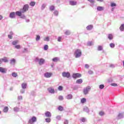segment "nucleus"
Segmentation results:
<instances>
[{"instance_id":"obj_1","label":"nucleus","mask_w":124,"mask_h":124,"mask_svg":"<svg viewBox=\"0 0 124 124\" xmlns=\"http://www.w3.org/2000/svg\"><path fill=\"white\" fill-rule=\"evenodd\" d=\"M75 58L78 59V58H80L82 56V51L80 49H76L74 53Z\"/></svg>"},{"instance_id":"obj_57","label":"nucleus","mask_w":124,"mask_h":124,"mask_svg":"<svg viewBox=\"0 0 124 124\" xmlns=\"http://www.w3.org/2000/svg\"><path fill=\"white\" fill-rule=\"evenodd\" d=\"M59 91H62V86H60L58 87Z\"/></svg>"},{"instance_id":"obj_64","label":"nucleus","mask_w":124,"mask_h":124,"mask_svg":"<svg viewBox=\"0 0 124 124\" xmlns=\"http://www.w3.org/2000/svg\"><path fill=\"white\" fill-rule=\"evenodd\" d=\"M88 73H89V74H93V71L90 70L88 71Z\"/></svg>"},{"instance_id":"obj_51","label":"nucleus","mask_w":124,"mask_h":124,"mask_svg":"<svg viewBox=\"0 0 124 124\" xmlns=\"http://www.w3.org/2000/svg\"><path fill=\"white\" fill-rule=\"evenodd\" d=\"M46 7V4H43L41 7L42 10H43Z\"/></svg>"},{"instance_id":"obj_10","label":"nucleus","mask_w":124,"mask_h":124,"mask_svg":"<svg viewBox=\"0 0 124 124\" xmlns=\"http://www.w3.org/2000/svg\"><path fill=\"white\" fill-rule=\"evenodd\" d=\"M9 17L11 19H14L16 17V14L14 12H11L9 15Z\"/></svg>"},{"instance_id":"obj_52","label":"nucleus","mask_w":124,"mask_h":124,"mask_svg":"<svg viewBox=\"0 0 124 124\" xmlns=\"http://www.w3.org/2000/svg\"><path fill=\"white\" fill-rule=\"evenodd\" d=\"M99 115L100 116H104V112H103V111H100L99 113Z\"/></svg>"},{"instance_id":"obj_29","label":"nucleus","mask_w":124,"mask_h":124,"mask_svg":"<svg viewBox=\"0 0 124 124\" xmlns=\"http://www.w3.org/2000/svg\"><path fill=\"white\" fill-rule=\"evenodd\" d=\"M120 30L121 31H124V24H122L121 26L120 27Z\"/></svg>"},{"instance_id":"obj_56","label":"nucleus","mask_w":124,"mask_h":124,"mask_svg":"<svg viewBox=\"0 0 124 124\" xmlns=\"http://www.w3.org/2000/svg\"><path fill=\"white\" fill-rule=\"evenodd\" d=\"M20 18H21L22 19H25V18H26V16H25V15H22L20 16Z\"/></svg>"},{"instance_id":"obj_40","label":"nucleus","mask_w":124,"mask_h":124,"mask_svg":"<svg viewBox=\"0 0 124 124\" xmlns=\"http://www.w3.org/2000/svg\"><path fill=\"white\" fill-rule=\"evenodd\" d=\"M58 109L59 111H63V107H62V106H60Z\"/></svg>"},{"instance_id":"obj_16","label":"nucleus","mask_w":124,"mask_h":124,"mask_svg":"<svg viewBox=\"0 0 124 124\" xmlns=\"http://www.w3.org/2000/svg\"><path fill=\"white\" fill-rule=\"evenodd\" d=\"M123 118H124V114L123 113H119L117 117L118 120L123 119Z\"/></svg>"},{"instance_id":"obj_39","label":"nucleus","mask_w":124,"mask_h":124,"mask_svg":"<svg viewBox=\"0 0 124 124\" xmlns=\"http://www.w3.org/2000/svg\"><path fill=\"white\" fill-rule=\"evenodd\" d=\"M56 120H57L58 121H61V119H62V116L61 115H57L56 117Z\"/></svg>"},{"instance_id":"obj_30","label":"nucleus","mask_w":124,"mask_h":124,"mask_svg":"<svg viewBox=\"0 0 124 124\" xmlns=\"http://www.w3.org/2000/svg\"><path fill=\"white\" fill-rule=\"evenodd\" d=\"M49 10L50 11H54L55 10V6L54 5L49 6Z\"/></svg>"},{"instance_id":"obj_25","label":"nucleus","mask_w":124,"mask_h":124,"mask_svg":"<svg viewBox=\"0 0 124 124\" xmlns=\"http://www.w3.org/2000/svg\"><path fill=\"white\" fill-rule=\"evenodd\" d=\"M19 43V41L18 40H15L12 42V45H14V46H16V45H17Z\"/></svg>"},{"instance_id":"obj_7","label":"nucleus","mask_w":124,"mask_h":124,"mask_svg":"<svg viewBox=\"0 0 124 124\" xmlns=\"http://www.w3.org/2000/svg\"><path fill=\"white\" fill-rule=\"evenodd\" d=\"M81 76L82 75L80 73H75L72 75V78L74 79H77V78H80Z\"/></svg>"},{"instance_id":"obj_60","label":"nucleus","mask_w":124,"mask_h":124,"mask_svg":"<svg viewBox=\"0 0 124 124\" xmlns=\"http://www.w3.org/2000/svg\"><path fill=\"white\" fill-rule=\"evenodd\" d=\"M8 38H9L10 39H12V38L13 37L12 35H10L9 34L8 35Z\"/></svg>"},{"instance_id":"obj_47","label":"nucleus","mask_w":124,"mask_h":124,"mask_svg":"<svg viewBox=\"0 0 124 124\" xmlns=\"http://www.w3.org/2000/svg\"><path fill=\"white\" fill-rule=\"evenodd\" d=\"M62 37H58L57 39V41H58V42H62Z\"/></svg>"},{"instance_id":"obj_34","label":"nucleus","mask_w":124,"mask_h":124,"mask_svg":"<svg viewBox=\"0 0 124 124\" xmlns=\"http://www.w3.org/2000/svg\"><path fill=\"white\" fill-rule=\"evenodd\" d=\"M71 34V32H70V31L69 30H67L65 32V34H66V35H70V34Z\"/></svg>"},{"instance_id":"obj_42","label":"nucleus","mask_w":124,"mask_h":124,"mask_svg":"<svg viewBox=\"0 0 124 124\" xmlns=\"http://www.w3.org/2000/svg\"><path fill=\"white\" fill-rule=\"evenodd\" d=\"M86 100H87L85 98H82L81 99V103H82V104L85 103V102H86Z\"/></svg>"},{"instance_id":"obj_38","label":"nucleus","mask_w":124,"mask_h":124,"mask_svg":"<svg viewBox=\"0 0 124 124\" xmlns=\"http://www.w3.org/2000/svg\"><path fill=\"white\" fill-rule=\"evenodd\" d=\"M30 52V50H29L28 48H24V50L23 51V53H29Z\"/></svg>"},{"instance_id":"obj_62","label":"nucleus","mask_w":124,"mask_h":124,"mask_svg":"<svg viewBox=\"0 0 124 124\" xmlns=\"http://www.w3.org/2000/svg\"><path fill=\"white\" fill-rule=\"evenodd\" d=\"M111 86H113V87H117L118 86V84H117L116 83H112L111 84Z\"/></svg>"},{"instance_id":"obj_28","label":"nucleus","mask_w":124,"mask_h":124,"mask_svg":"<svg viewBox=\"0 0 124 124\" xmlns=\"http://www.w3.org/2000/svg\"><path fill=\"white\" fill-rule=\"evenodd\" d=\"M2 61L3 62H8V60L6 57L2 58Z\"/></svg>"},{"instance_id":"obj_45","label":"nucleus","mask_w":124,"mask_h":124,"mask_svg":"<svg viewBox=\"0 0 124 124\" xmlns=\"http://www.w3.org/2000/svg\"><path fill=\"white\" fill-rule=\"evenodd\" d=\"M110 6L111 7H114L115 6H117V4L115 3L111 2L110 3Z\"/></svg>"},{"instance_id":"obj_20","label":"nucleus","mask_w":124,"mask_h":124,"mask_svg":"<svg viewBox=\"0 0 124 124\" xmlns=\"http://www.w3.org/2000/svg\"><path fill=\"white\" fill-rule=\"evenodd\" d=\"M83 111H84V112H86V113H89L90 109H89V108L87 107H84L83 108Z\"/></svg>"},{"instance_id":"obj_5","label":"nucleus","mask_w":124,"mask_h":124,"mask_svg":"<svg viewBox=\"0 0 124 124\" xmlns=\"http://www.w3.org/2000/svg\"><path fill=\"white\" fill-rule=\"evenodd\" d=\"M62 76L64 78H69L70 77V73L69 72H63L62 73Z\"/></svg>"},{"instance_id":"obj_27","label":"nucleus","mask_w":124,"mask_h":124,"mask_svg":"<svg viewBox=\"0 0 124 124\" xmlns=\"http://www.w3.org/2000/svg\"><path fill=\"white\" fill-rule=\"evenodd\" d=\"M53 14H54V16H59V11L55 10L53 12Z\"/></svg>"},{"instance_id":"obj_24","label":"nucleus","mask_w":124,"mask_h":124,"mask_svg":"<svg viewBox=\"0 0 124 124\" xmlns=\"http://www.w3.org/2000/svg\"><path fill=\"white\" fill-rule=\"evenodd\" d=\"M8 110H9L8 107H5L3 109V111L4 113H7L8 112Z\"/></svg>"},{"instance_id":"obj_26","label":"nucleus","mask_w":124,"mask_h":124,"mask_svg":"<svg viewBox=\"0 0 124 124\" xmlns=\"http://www.w3.org/2000/svg\"><path fill=\"white\" fill-rule=\"evenodd\" d=\"M77 84H82L83 83V79H78L76 81Z\"/></svg>"},{"instance_id":"obj_3","label":"nucleus","mask_w":124,"mask_h":124,"mask_svg":"<svg viewBox=\"0 0 124 124\" xmlns=\"http://www.w3.org/2000/svg\"><path fill=\"white\" fill-rule=\"evenodd\" d=\"M29 8H30V6H29V4H25L23 6V8L20 9V10H21V11H22L23 13H26V12H27V11L29 10Z\"/></svg>"},{"instance_id":"obj_12","label":"nucleus","mask_w":124,"mask_h":124,"mask_svg":"<svg viewBox=\"0 0 124 124\" xmlns=\"http://www.w3.org/2000/svg\"><path fill=\"white\" fill-rule=\"evenodd\" d=\"M45 115L46 118H51L52 117V113L50 111H46Z\"/></svg>"},{"instance_id":"obj_48","label":"nucleus","mask_w":124,"mask_h":124,"mask_svg":"<svg viewBox=\"0 0 124 124\" xmlns=\"http://www.w3.org/2000/svg\"><path fill=\"white\" fill-rule=\"evenodd\" d=\"M109 46H110V48H115V44L110 43L109 44Z\"/></svg>"},{"instance_id":"obj_21","label":"nucleus","mask_w":124,"mask_h":124,"mask_svg":"<svg viewBox=\"0 0 124 124\" xmlns=\"http://www.w3.org/2000/svg\"><path fill=\"white\" fill-rule=\"evenodd\" d=\"M72 97H73V96L72 95V94H69L67 95L66 98L67 99L70 100V99H72Z\"/></svg>"},{"instance_id":"obj_46","label":"nucleus","mask_w":124,"mask_h":124,"mask_svg":"<svg viewBox=\"0 0 124 124\" xmlns=\"http://www.w3.org/2000/svg\"><path fill=\"white\" fill-rule=\"evenodd\" d=\"M44 41H50V37H46L44 39Z\"/></svg>"},{"instance_id":"obj_36","label":"nucleus","mask_w":124,"mask_h":124,"mask_svg":"<svg viewBox=\"0 0 124 124\" xmlns=\"http://www.w3.org/2000/svg\"><path fill=\"white\" fill-rule=\"evenodd\" d=\"M12 75L13 77H14L15 78H16V77H17V76H18V74H17V73H16V72H13L12 74Z\"/></svg>"},{"instance_id":"obj_13","label":"nucleus","mask_w":124,"mask_h":124,"mask_svg":"<svg viewBox=\"0 0 124 124\" xmlns=\"http://www.w3.org/2000/svg\"><path fill=\"white\" fill-rule=\"evenodd\" d=\"M24 14V13L21 10V9H20V11H17V12H16V15L17 16H21V15H22V14Z\"/></svg>"},{"instance_id":"obj_35","label":"nucleus","mask_w":124,"mask_h":124,"mask_svg":"<svg viewBox=\"0 0 124 124\" xmlns=\"http://www.w3.org/2000/svg\"><path fill=\"white\" fill-rule=\"evenodd\" d=\"M48 49H49V46L47 45H45L44 46V50H45V51H47Z\"/></svg>"},{"instance_id":"obj_59","label":"nucleus","mask_w":124,"mask_h":124,"mask_svg":"<svg viewBox=\"0 0 124 124\" xmlns=\"http://www.w3.org/2000/svg\"><path fill=\"white\" fill-rule=\"evenodd\" d=\"M115 65L113 64H111L110 65H109V67H111V68H115Z\"/></svg>"},{"instance_id":"obj_9","label":"nucleus","mask_w":124,"mask_h":124,"mask_svg":"<svg viewBox=\"0 0 124 124\" xmlns=\"http://www.w3.org/2000/svg\"><path fill=\"white\" fill-rule=\"evenodd\" d=\"M47 91L48 93H55V89H54L52 87H49L48 88H47Z\"/></svg>"},{"instance_id":"obj_58","label":"nucleus","mask_w":124,"mask_h":124,"mask_svg":"<svg viewBox=\"0 0 124 124\" xmlns=\"http://www.w3.org/2000/svg\"><path fill=\"white\" fill-rule=\"evenodd\" d=\"M85 68L88 69L90 67V65H89V64H85Z\"/></svg>"},{"instance_id":"obj_44","label":"nucleus","mask_w":124,"mask_h":124,"mask_svg":"<svg viewBox=\"0 0 124 124\" xmlns=\"http://www.w3.org/2000/svg\"><path fill=\"white\" fill-rule=\"evenodd\" d=\"M100 90H103L104 89V84H101L99 86Z\"/></svg>"},{"instance_id":"obj_17","label":"nucleus","mask_w":124,"mask_h":124,"mask_svg":"<svg viewBox=\"0 0 124 124\" xmlns=\"http://www.w3.org/2000/svg\"><path fill=\"white\" fill-rule=\"evenodd\" d=\"M103 10H104V7H102V6L97 7V11H103Z\"/></svg>"},{"instance_id":"obj_63","label":"nucleus","mask_w":124,"mask_h":124,"mask_svg":"<svg viewBox=\"0 0 124 124\" xmlns=\"http://www.w3.org/2000/svg\"><path fill=\"white\" fill-rule=\"evenodd\" d=\"M64 124H68V120H65L64 121Z\"/></svg>"},{"instance_id":"obj_53","label":"nucleus","mask_w":124,"mask_h":124,"mask_svg":"<svg viewBox=\"0 0 124 124\" xmlns=\"http://www.w3.org/2000/svg\"><path fill=\"white\" fill-rule=\"evenodd\" d=\"M36 41H38V40H40V36L39 35H37L36 38Z\"/></svg>"},{"instance_id":"obj_2","label":"nucleus","mask_w":124,"mask_h":124,"mask_svg":"<svg viewBox=\"0 0 124 124\" xmlns=\"http://www.w3.org/2000/svg\"><path fill=\"white\" fill-rule=\"evenodd\" d=\"M35 61L36 62H38L40 65H42V64H44L45 62V60L43 58L39 59L38 57H36L35 59Z\"/></svg>"},{"instance_id":"obj_23","label":"nucleus","mask_w":124,"mask_h":124,"mask_svg":"<svg viewBox=\"0 0 124 124\" xmlns=\"http://www.w3.org/2000/svg\"><path fill=\"white\" fill-rule=\"evenodd\" d=\"M15 62H16V60L15 59H12L10 61V63L11 64H15Z\"/></svg>"},{"instance_id":"obj_32","label":"nucleus","mask_w":124,"mask_h":124,"mask_svg":"<svg viewBox=\"0 0 124 124\" xmlns=\"http://www.w3.org/2000/svg\"><path fill=\"white\" fill-rule=\"evenodd\" d=\"M98 51H102L103 50V46H99L97 47Z\"/></svg>"},{"instance_id":"obj_54","label":"nucleus","mask_w":124,"mask_h":124,"mask_svg":"<svg viewBox=\"0 0 124 124\" xmlns=\"http://www.w3.org/2000/svg\"><path fill=\"white\" fill-rule=\"evenodd\" d=\"M17 99H18V100H22V99H23V96L21 95L18 96Z\"/></svg>"},{"instance_id":"obj_37","label":"nucleus","mask_w":124,"mask_h":124,"mask_svg":"<svg viewBox=\"0 0 124 124\" xmlns=\"http://www.w3.org/2000/svg\"><path fill=\"white\" fill-rule=\"evenodd\" d=\"M46 123H51V118L48 117L45 119Z\"/></svg>"},{"instance_id":"obj_31","label":"nucleus","mask_w":124,"mask_h":124,"mask_svg":"<svg viewBox=\"0 0 124 124\" xmlns=\"http://www.w3.org/2000/svg\"><path fill=\"white\" fill-rule=\"evenodd\" d=\"M15 48H16V49H17L18 50H19V49H21V48H22V46H21L20 45H16L15 46Z\"/></svg>"},{"instance_id":"obj_41","label":"nucleus","mask_w":124,"mask_h":124,"mask_svg":"<svg viewBox=\"0 0 124 124\" xmlns=\"http://www.w3.org/2000/svg\"><path fill=\"white\" fill-rule=\"evenodd\" d=\"M30 5L31 6H34L35 5V2L34 1H31L30 3Z\"/></svg>"},{"instance_id":"obj_8","label":"nucleus","mask_w":124,"mask_h":124,"mask_svg":"<svg viewBox=\"0 0 124 124\" xmlns=\"http://www.w3.org/2000/svg\"><path fill=\"white\" fill-rule=\"evenodd\" d=\"M52 75H53V74L52 73L46 72L44 74V77H45L46 78H50L52 77Z\"/></svg>"},{"instance_id":"obj_6","label":"nucleus","mask_w":124,"mask_h":124,"mask_svg":"<svg viewBox=\"0 0 124 124\" xmlns=\"http://www.w3.org/2000/svg\"><path fill=\"white\" fill-rule=\"evenodd\" d=\"M36 122V117L35 116H33L31 119L29 120V124H33V123Z\"/></svg>"},{"instance_id":"obj_43","label":"nucleus","mask_w":124,"mask_h":124,"mask_svg":"<svg viewBox=\"0 0 124 124\" xmlns=\"http://www.w3.org/2000/svg\"><path fill=\"white\" fill-rule=\"evenodd\" d=\"M88 46H93V42H88L87 43Z\"/></svg>"},{"instance_id":"obj_22","label":"nucleus","mask_w":124,"mask_h":124,"mask_svg":"<svg viewBox=\"0 0 124 124\" xmlns=\"http://www.w3.org/2000/svg\"><path fill=\"white\" fill-rule=\"evenodd\" d=\"M60 61V58L59 57H55L52 59V61L54 62H59Z\"/></svg>"},{"instance_id":"obj_15","label":"nucleus","mask_w":124,"mask_h":124,"mask_svg":"<svg viewBox=\"0 0 124 124\" xmlns=\"http://www.w3.org/2000/svg\"><path fill=\"white\" fill-rule=\"evenodd\" d=\"M88 1H89V2H90V3H91L90 5V6H91L92 7H93V6L94 5V2H95L94 0H88Z\"/></svg>"},{"instance_id":"obj_4","label":"nucleus","mask_w":124,"mask_h":124,"mask_svg":"<svg viewBox=\"0 0 124 124\" xmlns=\"http://www.w3.org/2000/svg\"><path fill=\"white\" fill-rule=\"evenodd\" d=\"M91 91V87L87 86L86 88H84L83 90L84 94H88L89 92Z\"/></svg>"},{"instance_id":"obj_11","label":"nucleus","mask_w":124,"mask_h":124,"mask_svg":"<svg viewBox=\"0 0 124 124\" xmlns=\"http://www.w3.org/2000/svg\"><path fill=\"white\" fill-rule=\"evenodd\" d=\"M0 72H1V73H6V72H7V69L0 67Z\"/></svg>"},{"instance_id":"obj_50","label":"nucleus","mask_w":124,"mask_h":124,"mask_svg":"<svg viewBox=\"0 0 124 124\" xmlns=\"http://www.w3.org/2000/svg\"><path fill=\"white\" fill-rule=\"evenodd\" d=\"M14 111L15 112H19V108L17 107H15L14 108Z\"/></svg>"},{"instance_id":"obj_18","label":"nucleus","mask_w":124,"mask_h":124,"mask_svg":"<svg viewBox=\"0 0 124 124\" xmlns=\"http://www.w3.org/2000/svg\"><path fill=\"white\" fill-rule=\"evenodd\" d=\"M93 26L92 25H88L86 27V30H87V31H91V30H93Z\"/></svg>"},{"instance_id":"obj_19","label":"nucleus","mask_w":124,"mask_h":124,"mask_svg":"<svg viewBox=\"0 0 124 124\" xmlns=\"http://www.w3.org/2000/svg\"><path fill=\"white\" fill-rule=\"evenodd\" d=\"M27 83H25V82H23V83H22V84H21L22 89H27Z\"/></svg>"},{"instance_id":"obj_61","label":"nucleus","mask_w":124,"mask_h":124,"mask_svg":"<svg viewBox=\"0 0 124 124\" xmlns=\"http://www.w3.org/2000/svg\"><path fill=\"white\" fill-rule=\"evenodd\" d=\"M25 21L26 23H30V22L31 21V20H30V19H28V18H26L25 19Z\"/></svg>"},{"instance_id":"obj_55","label":"nucleus","mask_w":124,"mask_h":124,"mask_svg":"<svg viewBox=\"0 0 124 124\" xmlns=\"http://www.w3.org/2000/svg\"><path fill=\"white\" fill-rule=\"evenodd\" d=\"M25 89H22L20 90V93H25Z\"/></svg>"},{"instance_id":"obj_49","label":"nucleus","mask_w":124,"mask_h":124,"mask_svg":"<svg viewBox=\"0 0 124 124\" xmlns=\"http://www.w3.org/2000/svg\"><path fill=\"white\" fill-rule=\"evenodd\" d=\"M58 99H59L61 101L63 100V96H62V95L59 96H58Z\"/></svg>"},{"instance_id":"obj_33","label":"nucleus","mask_w":124,"mask_h":124,"mask_svg":"<svg viewBox=\"0 0 124 124\" xmlns=\"http://www.w3.org/2000/svg\"><path fill=\"white\" fill-rule=\"evenodd\" d=\"M108 38L109 40H112L113 39V35L112 34H108Z\"/></svg>"},{"instance_id":"obj_14","label":"nucleus","mask_w":124,"mask_h":124,"mask_svg":"<svg viewBox=\"0 0 124 124\" xmlns=\"http://www.w3.org/2000/svg\"><path fill=\"white\" fill-rule=\"evenodd\" d=\"M69 4L70 5H72V6L76 5L77 4V1L70 0L69 1Z\"/></svg>"}]
</instances>
